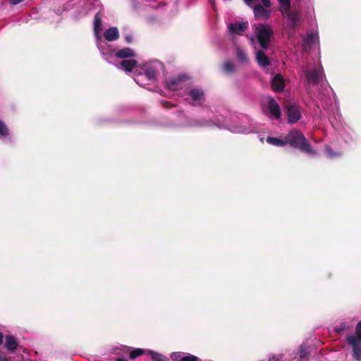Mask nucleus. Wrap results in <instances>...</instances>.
<instances>
[{"label":"nucleus","mask_w":361,"mask_h":361,"mask_svg":"<svg viewBox=\"0 0 361 361\" xmlns=\"http://www.w3.org/2000/svg\"><path fill=\"white\" fill-rule=\"evenodd\" d=\"M252 29L253 33L248 37L250 43L255 46L258 42L264 50L269 49L274 39L273 27L268 23H255L252 25Z\"/></svg>","instance_id":"nucleus-1"},{"label":"nucleus","mask_w":361,"mask_h":361,"mask_svg":"<svg viewBox=\"0 0 361 361\" xmlns=\"http://www.w3.org/2000/svg\"><path fill=\"white\" fill-rule=\"evenodd\" d=\"M285 137L286 145L288 144L312 157L317 154L316 152L312 148L310 142L300 130H292Z\"/></svg>","instance_id":"nucleus-2"},{"label":"nucleus","mask_w":361,"mask_h":361,"mask_svg":"<svg viewBox=\"0 0 361 361\" xmlns=\"http://www.w3.org/2000/svg\"><path fill=\"white\" fill-rule=\"evenodd\" d=\"M161 69L162 64L157 61L145 63L142 67L143 73L136 75L134 80L138 85L145 87L147 85L145 82V80L149 82L154 81Z\"/></svg>","instance_id":"nucleus-3"},{"label":"nucleus","mask_w":361,"mask_h":361,"mask_svg":"<svg viewBox=\"0 0 361 361\" xmlns=\"http://www.w3.org/2000/svg\"><path fill=\"white\" fill-rule=\"evenodd\" d=\"M190 126H216L219 128L227 129L233 133H243L249 134L255 133L256 130L252 126L245 125H231L228 126L224 123L223 121H220L219 119L215 121H195L190 125Z\"/></svg>","instance_id":"nucleus-4"},{"label":"nucleus","mask_w":361,"mask_h":361,"mask_svg":"<svg viewBox=\"0 0 361 361\" xmlns=\"http://www.w3.org/2000/svg\"><path fill=\"white\" fill-rule=\"evenodd\" d=\"M345 342L352 357L356 361H361V321L357 324L355 333L346 336Z\"/></svg>","instance_id":"nucleus-5"},{"label":"nucleus","mask_w":361,"mask_h":361,"mask_svg":"<svg viewBox=\"0 0 361 361\" xmlns=\"http://www.w3.org/2000/svg\"><path fill=\"white\" fill-rule=\"evenodd\" d=\"M279 4V10L283 15L288 18V25L290 29L294 30L299 20L300 13L297 11H290V0H277Z\"/></svg>","instance_id":"nucleus-6"},{"label":"nucleus","mask_w":361,"mask_h":361,"mask_svg":"<svg viewBox=\"0 0 361 361\" xmlns=\"http://www.w3.org/2000/svg\"><path fill=\"white\" fill-rule=\"evenodd\" d=\"M115 56L120 59H123L121 62L119 68L126 71V72H130L137 66V61L133 57L135 53L133 49L130 48H123L118 51Z\"/></svg>","instance_id":"nucleus-7"},{"label":"nucleus","mask_w":361,"mask_h":361,"mask_svg":"<svg viewBox=\"0 0 361 361\" xmlns=\"http://www.w3.org/2000/svg\"><path fill=\"white\" fill-rule=\"evenodd\" d=\"M262 110L266 116L271 119L279 120L281 116L280 106L271 97H267L263 100Z\"/></svg>","instance_id":"nucleus-8"},{"label":"nucleus","mask_w":361,"mask_h":361,"mask_svg":"<svg viewBox=\"0 0 361 361\" xmlns=\"http://www.w3.org/2000/svg\"><path fill=\"white\" fill-rule=\"evenodd\" d=\"M302 75L305 77V81L309 85H316L324 76V70L320 63H318L313 68L306 67L302 70Z\"/></svg>","instance_id":"nucleus-9"},{"label":"nucleus","mask_w":361,"mask_h":361,"mask_svg":"<svg viewBox=\"0 0 361 361\" xmlns=\"http://www.w3.org/2000/svg\"><path fill=\"white\" fill-rule=\"evenodd\" d=\"M185 100L192 106H200L205 102L204 91L200 88H192L185 92Z\"/></svg>","instance_id":"nucleus-10"},{"label":"nucleus","mask_w":361,"mask_h":361,"mask_svg":"<svg viewBox=\"0 0 361 361\" xmlns=\"http://www.w3.org/2000/svg\"><path fill=\"white\" fill-rule=\"evenodd\" d=\"M102 31V19L99 16V13H97L94 16V32L96 37V42L97 44L98 49L101 51L103 56H105L106 54L104 52L105 50V46L106 45V43H104L102 41V36L100 35Z\"/></svg>","instance_id":"nucleus-11"},{"label":"nucleus","mask_w":361,"mask_h":361,"mask_svg":"<svg viewBox=\"0 0 361 361\" xmlns=\"http://www.w3.org/2000/svg\"><path fill=\"white\" fill-rule=\"evenodd\" d=\"M286 114L288 123H295L301 118L300 107L295 103H288L286 106Z\"/></svg>","instance_id":"nucleus-12"},{"label":"nucleus","mask_w":361,"mask_h":361,"mask_svg":"<svg viewBox=\"0 0 361 361\" xmlns=\"http://www.w3.org/2000/svg\"><path fill=\"white\" fill-rule=\"evenodd\" d=\"M166 87L171 91L183 90L186 86V78L180 75L176 78H171L166 80Z\"/></svg>","instance_id":"nucleus-13"},{"label":"nucleus","mask_w":361,"mask_h":361,"mask_svg":"<svg viewBox=\"0 0 361 361\" xmlns=\"http://www.w3.org/2000/svg\"><path fill=\"white\" fill-rule=\"evenodd\" d=\"M247 27L248 24L245 22H235L228 25V30L233 37L234 35H242Z\"/></svg>","instance_id":"nucleus-14"},{"label":"nucleus","mask_w":361,"mask_h":361,"mask_svg":"<svg viewBox=\"0 0 361 361\" xmlns=\"http://www.w3.org/2000/svg\"><path fill=\"white\" fill-rule=\"evenodd\" d=\"M257 20H267L271 16V12L264 5L257 4L252 8Z\"/></svg>","instance_id":"nucleus-15"},{"label":"nucleus","mask_w":361,"mask_h":361,"mask_svg":"<svg viewBox=\"0 0 361 361\" xmlns=\"http://www.w3.org/2000/svg\"><path fill=\"white\" fill-rule=\"evenodd\" d=\"M319 41V35L317 32L308 33L307 35L303 38L302 46L304 49L310 48L312 46L316 44Z\"/></svg>","instance_id":"nucleus-16"},{"label":"nucleus","mask_w":361,"mask_h":361,"mask_svg":"<svg viewBox=\"0 0 361 361\" xmlns=\"http://www.w3.org/2000/svg\"><path fill=\"white\" fill-rule=\"evenodd\" d=\"M271 84L274 92H280L284 89L285 80L281 74H276L273 77Z\"/></svg>","instance_id":"nucleus-17"},{"label":"nucleus","mask_w":361,"mask_h":361,"mask_svg":"<svg viewBox=\"0 0 361 361\" xmlns=\"http://www.w3.org/2000/svg\"><path fill=\"white\" fill-rule=\"evenodd\" d=\"M18 346L17 339L12 335L5 336L4 348L11 353H13Z\"/></svg>","instance_id":"nucleus-18"},{"label":"nucleus","mask_w":361,"mask_h":361,"mask_svg":"<svg viewBox=\"0 0 361 361\" xmlns=\"http://www.w3.org/2000/svg\"><path fill=\"white\" fill-rule=\"evenodd\" d=\"M256 60L260 67L265 68L270 65L269 59L263 50H258L256 51Z\"/></svg>","instance_id":"nucleus-19"},{"label":"nucleus","mask_w":361,"mask_h":361,"mask_svg":"<svg viewBox=\"0 0 361 361\" xmlns=\"http://www.w3.org/2000/svg\"><path fill=\"white\" fill-rule=\"evenodd\" d=\"M104 36L107 41H114L119 37L118 30L116 27H111L104 32Z\"/></svg>","instance_id":"nucleus-20"},{"label":"nucleus","mask_w":361,"mask_h":361,"mask_svg":"<svg viewBox=\"0 0 361 361\" xmlns=\"http://www.w3.org/2000/svg\"><path fill=\"white\" fill-rule=\"evenodd\" d=\"M353 326V321H343L335 326V331L337 333H341L343 331H348L350 330Z\"/></svg>","instance_id":"nucleus-21"},{"label":"nucleus","mask_w":361,"mask_h":361,"mask_svg":"<svg viewBox=\"0 0 361 361\" xmlns=\"http://www.w3.org/2000/svg\"><path fill=\"white\" fill-rule=\"evenodd\" d=\"M267 142L271 145L278 146V147H283V146L286 145L285 137H283V138L268 137L267 138Z\"/></svg>","instance_id":"nucleus-22"},{"label":"nucleus","mask_w":361,"mask_h":361,"mask_svg":"<svg viewBox=\"0 0 361 361\" xmlns=\"http://www.w3.org/2000/svg\"><path fill=\"white\" fill-rule=\"evenodd\" d=\"M246 5L250 6V8L254 7L255 6L257 5V3L259 0H243ZM262 4L266 7V8H270L271 6V3L270 0H260Z\"/></svg>","instance_id":"nucleus-23"},{"label":"nucleus","mask_w":361,"mask_h":361,"mask_svg":"<svg viewBox=\"0 0 361 361\" xmlns=\"http://www.w3.org/2000/svg\"><path fill=\"white\" fill-rule=\"evenodd\" d=\"M147 355H149L153 361H166L167 358L163 355L154 352L153 350H147Z\"/></svg>","instance_id":"nucleus-24"},{"label":"nucleus","mask_w":361,"mask_h":361,"mask_svg":"<svg viewBox=\"0 0 361 361\" xmlns=\"http://www.w3.org/2000/svg\"><path fill=\"white\" fill-rule=\"evenodd\" d=\"M147 355H149L153 361H166L167 358L163 355L154 352L153 350H147Z\"/></svg>","instance_id":"nucleus-25"},{"label":"nucleus","mask_w":361,"mask_h":361,"mask_svg":"<svg viewBox=\"0 0 361 361\" xmlns=\"http://www.w3.org/2000/svg\"><path fill=\"white\" fill-rule=\"evenodd\" d=\"M236 56L240 63H246L248 61L246 54L239 47H236Z\"/></svg>","instance_id":"nucleus-26"},{"label":"nucleus","mask_w":361,"mask_h":361,"mask_svg":"<svg viewBox=\"0 0 361 361\" xmlns=\"http://www.w3.org/2000/svg\"><path fill=\"white\" fill-rule=\"evenodd\" d=\"M148 350H144L142 348H135L133 349L130 353V359H135L136 357L143 355V354H147Z\"/></svg>","instance_id":"nucleus-27"},{"label":"nucleus","mask_w":361,"mask_h":361,"mask_svg":"<svg viewBox=\"0 0 361 361\" xmlns=\"http://www.w3.org/2000/svg\"><path fill=\"white\" fill-rule=\"evenodd\" d=\"M224 71L228 73H232L235 71V65L231 61H226L223 64Z\"/></svg>","instance_id":"nucleus-28"},{"label":"nucleus","mask_w":361,"mask_h":361,"mask_svg":"<svg viewBox=\"0 0 361 361\" xmlns=\"http://www.w3.org/2000/svg\"><path fill=\"white\" fill-rule=\"evenodd\" d=\"M326 157L329 159H334L341 156V153L334 152L329 146L325 148Z\"/></svg>","instance_id":"nucleus-29"},{"label":"nucleus","mask_w":361,"mask_h":361,"mask_svg":"<svg viewBox=\"0 0 361 361\" xmlns=\"http://www.w3.org/2000/svg\"><path fill=\"white\" fill-rule=\"evenodd\" d=\"M183 352H174L171 354V358L173 361H183Z\"/></svg>","instance_id":"nucleus-30"},{"label":"nucleus","mask_w":361,"mask_h":361,"mask_svg":"<svg viewBox=\"0 0 361 361\" xmlns=\"http://www.w3.org/2000/svg\"><path fill=\"white\" fill-rule=\"evenodd\" d=\"M8 135V129L4 121L0 120V136H6Z\"/></svg>","instance_id":"nucleus-31"},{"label":"nucleus","mask_w":361,"mask_h":361,"mask_svg":"<svg viewBox=\"0 0 361 361\" xmlns=\"http://www.w3.org/2000/svg\"><path fill=\"white\" fill-rule=\"evenodd\" d=\"M199 358L195 355H190L189 353H183V361H198Z\"/></svg>","instance_id":"nucleus-32"},{"label":"nucleus","mask_w":361,"mask_h":361,"mask_svg":"<svg viewBox=\"0 0 361 361\" xmlns=\"http://www.w3.org/2000/svg\"><path fill=\"white\" fill-rule=\"evenodd\" d=\"M305 357H306V351L302 346H300V361H303L305 359Z\"/></svg>","instance_id":"nucleus-33"},{"label":"nucleus","mask_w":361,"mask_h":361,"mask_svg":"<svg viewBox=\"0 0 361 361\" xmlns=\"http://www.w3.org/2000/svg\"><path fill=\"white\" fill-rule=\"evenodd\" d=\"M0 361H12L11 357H7L5 353L0 350Z\"/></svg>","instance_id":"nucleus-34"},{"label":"nucleus","mask_w":361,"mask_h":361,"mask_svg":"<svg viewBox=\"0 0 361 361\" xmlns=\"http://www.w3.org/2000/svg\"><path fill=\"white\" fill-rule=\"evenodd\" d=\"M24 0H9L10 4L12 5H17L21 2H23Z\"/></svg>","instance_id":"nucleus-35"},{"label":"nucleus","mask_w":361,"mask_h":361,"mask_svg":"<svg viewBox=\"0 0 361 361\" xmlns=\"http://www.w3.org/2000/svg\"><path fill=\"white\" fill-rule=\"evenodd\" d=\"M336 116H338V118H339L341 116V113H340L339 107L337 104V102H336Z\"/></svg>","instance_id":"nucleus-36"},{"label":"nucleus","mask_w":361,"mask_h":361,"mask_svg":"<svg viewBox=\"0 0 361 361\" xmlns=\"http://www.w3.org/2000/svg\"><path fill=\"white\" fill-rule=\"evenodd\" d=\"M126 39L127 42H130L132 41V36L126 35Z\"/></svg>","instance_id":"nucleus-37"},{"label":"nucleus","mask_w":361,"mask_h":361,"mask_svg":"<svg viewBox=\"0 0 361 361\" xmlns=\"http://www.w3.org/2000/svg\"><path fill=\"white\" fill-rule=\"evenodd\" d=\"M3 341H4V335H3V334L0 331V345L3 343Z\"/></svg>","instance_id":"nucleus-38"},{"label":"nucleus","mask_w":361,"mask_h":361,"mask_svg":"<svg viewBox=\"0 0 361 361\" xmlns=\"http://www.w3.org/2000/svg\"><path fill=\"white\" fill-rule=\"evenodd\" d=\"M116 361H128V360L125 357H118Z\"/></svg>","instance_id":"nucleus-39"},{"label":"nucleus","mask_w":361,"mask_h":361,"mask_svg":"<svg viewBox=\"0 0 361 361\" xmlns=\"http://www.w3.org/2000/svg\"><path fill=\"white\" fill-rule=\"evenodd\" d=\"M293 33L290 31L288 33V38L290 39L292 38Z\"/></svg>","instance_id":"nucleus-40"},{"label":"nucleus","mask_w":361,"mask_h":361,"mask_svg":"<svg viewBox=\"0 0 361 361\" xmlns=\"http://www.w3.org/2000/svg\"><path fill=\"white\" fill-rule=\"evenodd\" d=\"M105 59H106V60H109L108 55L106 56V57Z\"/></svg>","instance_id":"nucleus-41"}]
</instances>
